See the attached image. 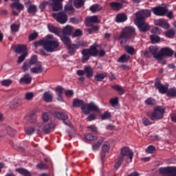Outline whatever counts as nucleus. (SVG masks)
Returning <instances> with one entry per match:
<instances>
[{
  "label": "nucleus",
  "instance_id": "20",
  "mask_svg": "<svg viewBox=\"0 0 176 176\" xmlns=\"http://www.w3.org/2000/svg\"><path fill=\"white\" fill-rule=\"evenodd\" d=\"M109 6H110L111 9L118 12V10H120V9H122L123 8V3L116 2V1H113L109 3Z\"/></svg>",
  "mask_w": 176,
  "mask_h": 176
},
{
  "label": "nucleus",
  "instance_id": "53",
  "mask_svg": "<svg viewBox=\"0 0 176 176\" xmlns=\"http://www.w3.org/2000/svg\"><path fill=\"white\" fill-rule=\"evenodd\" d=\"M148 50L151 54L155 56L159 52V48L157 46H150Z\"/></svg>",
  "mask_w": 176,
  "mask_h": 176
},
{
  "label": "nucleus",
  "instance_id": "44",
  "mask_svg": "<svg viewBox=\"0 0 176 176\" xmlns=\"http://www.w3.org/2000/svg\"><path fill=\"white\" fill-rule=\"evenodd\" d=\"M107 76V73L98 74L95 76V80H96V82H101L103 79H105Z\"/></svg>",
  "mask_w": 176,
  "mask_h": 176
},
{
  "label": "nucleus",
  "instance_id": "19",
  "mask_svg": "<svg viewBox=\"0 0 176 176\" xmlns=\"http://www.w3.org/2000/svg\"><path fill=\"white\" fill-rule=\"evenodd\" d=\"M68 54L69 56H75V53H76V50H78V45L75 43L69 44L67 46Z\"/></svg>",
  "mask_w": 176,
  "mask_h": 176
},
{
  "label": "nucleus",
  "instance_id": "22",
  "mask_svg": "<svg viewBox=\"0 0 176 176\" xmlns=\"http://www.w3.org/2000/svg\"><path fill=\"white\" fill-rule=\"evenodd\" d=\"M43 100L45 102H53V94L50 91H46L43 95Z\"/></svg>",
  "mask_w": 176,
  "mask_h": 176
},
{
  "label": "nucleus",
  "instance_id": "36",
  "mask_svg": "<svg viewBox=\"0 0 176 176\" xmlns=\"http://www.w3.org/2000/svg\"><path fill=\"white\" fill-rule=\"evenodd\" d=\"M10 108L11 109H13V108H17V107H20L21 105V99L20 98H16L14 99L11 103H10Z\"/></svg>",
  "mask_w": 176,
  "mask_h": 176
},
{
  "label": "nucleus",
  "instance_id": "52",
  "mask_svg": "<svg viewBox=\"0 0 176 176\" xmlns=\"http://www.w3.org/2000/svg\"><path fill=\"white\" fill-rule=\"evenodd\" d=\"M120 156H122L123 160H126V163H131L133 157V155H122Z\"/></svg>",
  "mask_w": 176,
  "mask_h": 176
},
{
  "label": "nucleus",
  "instance_id": "42",
  "mask_svg": "<svg viewBox=\"0 0 176 176\" xmlns=\"http://www.w3.org/2000/svg\"><path fill=\"white\" fill-rule=\"evenodd\" d=\"M166 96L167 97H176V88L173 87L168 89V91H166Z\"/></svg>",
  "mask_w": 176,
  "mask_h": 176
},
{
  "label": "nucleus",
  "instance_id": "45",
  "mask_svg": "<svg viewBox=\"0 0 176 176\" xmlns=\"http://www.w3.org/2000/svg\"><path fill=\"white\" fill-rule=\"evenodd\" d=\"M130 58V56L124 54L118 59V63H127Z\"/></svg>",
  "mask_w": 176,
  "mask_h": 176
},
{
  "label": "nucleus",
  "instance_id": "12",
  "mask_svg": "<svg viewBox=\"0 0 176 176\" xmlns=\"http://www.w3.org/2000/svg\"><path fill=\"white\" fill-rule=\"evenodd\" d=\"M54 116L59 120H63V123H65L66 126H69L70 122L69 120H68V115L64 113L56 111L54 113Z\"/></svg>",
  "mask_w": 176,
  "mask_h": 176
},
{
  "label": "nucleus",
  "instance_id": "35",
  "mask_svg": "<svg viewBox=\"0 0 176 176\" xmlns=\"http://www.w3.org/2000/svg\"><path fill=\"white\" fill-rule=\"evenodd\" d=\"M111 149V144L109 142H104L102 146V152L103 153H109Z\"/></svg>",
  "mask_w": 176,
  "mask_h": 176
},
{
  "label": "nucleus",
  "instance_id": "60",
  "mask_svg": "<svg viewBox=\"0 0 176 176\" xmlns=\"http://www.w3.org/2000/svg\"><path fill=\"white\" fill-rule=\"evenodd\" d=\"M102 120H107L111 119V113L105 111L103 114L101 115Z\"/></svg>",
  "mask_w": 176,
  "mask_h": 176
},
{
  "label": "nucleus",
  "instance_id": "24",
  "mask_svg": "<svg viewBox=\"0 0 176 176\" xmlns=\"http://www.w3.org/2000/svg\"><path fill=\"white\" fill-rule=\"evenodd\" d=\"M136 18L135 19V24L138 27L145 23V19L138 12H136Z\"/></svg>",
  "mask_w": 176,
  "mask_h": 176
},
{
  "label": "nucleus",
  "instance_id": "7",
  "mask_svg": "<svg viewBox=\"0 0 176 176\" xmlns=\"http://www.w3.org/2000/svg\"><path fill=\"white\" fill-rule=\"evenodd\" d=\"M85 74L86 78H92L93 75L94 74V70L93 69V67L91 66H87L84 68L83 70L78 69L76 71V75H78V76H83Z\"/></svg>",
  "mask_w": 176,
  "mask_h": 176
},
{
  "label": "nucleus",
  "instance_id": "13",
  "mask_svg": "<svg viewBox=\"0 0 176 176\" xmlns=\"http://www.w3.org/2000/svg\"><path fill=\"white\" fill-rule=\"evenodd\" d=\"M98 23H100L98 16L96 15L88 16L85 19V25L87 27H91V24H98Z\"/></svg>",
  "mask_w": 176,
  "mask_h": 176
},
{
  "label": "nucleus",
  "instance_id": "21",
  "mask_svg": "<svg viewBox=\"0 0 176 176\" xmlns=\"http://www.w3.org/2000/svg\"><path fill=\"white\" fill-rule=\"evenodd\" d=\"M14 52L18 53V54H24V53H28L27 52V47L24 45H16L14 47Z\"/></svg>",
  "mask_w": 176,
  "mask_h": 176
},
{
  "label": "nucleus",
  "instance_id": "57",
  "mask_svg": "<svg viewBox=\"0 0 176 176\" xmlns=\"http://www.w3.org/2000/svg\"><path fill=\"white\" fill-rule=\"evenodd\" d=\"M27 56H28V53L22 54L20 56H19L17 60L18 64H21V63L25 60V57H27Z\"/></svg>",
  "mask_w": 176,
  "mask_h": 176
},
{
  "label": "nucleus",
  "instance_id": "49",
  "mask_svg": "<svg viewBox=\"0 0 176 176\" xmlns=\"http://www.w3.org/2000/svg\"><path fill=\"white\" fill-rule=\"evenodd\" d=\"M33 46H34V47H38V46H43V49H45V38L39 40L38 41L34 42Z\"/></svg>",
  "mask_w": 176,
  "mask_h": 176
},
{
  "label": "nucleus",
  "instance_id": "47",
  "mask_svg": "<svg viewBox=\"0 0 176 176\" xmlns=\"http://www.w3.org/2000/svg\"><path fill=\"white\" fill-rule=\"evenodd\" d=\"M101 9H102L101 6H100V5L98 4H94L89 8V10H91V12H92V13L100 12Z\"/></svg>",
  "mask_w": 176,
  "mask_h": 176
},
{
  "label": "nucleus",
  "instance_id": "33",
  "mask_svg": "<svg viewBox=\"0 0 176 176\" xmlns=\"http://www.w3.org/2000/svg\"><path fill=\"white\" fill-rule=\"evenodd\" d=\"M138 28H139L140 32H146L147 31H149V30H151V26H149V25L146 24L144 22L143 24L139 25V26H138Z\"/></svg>",
  "mask_w": 176,
  "mask_h": 176
},
{
  "label": "nucleus",
  "instance_id": "28",
  "mask_svg": "<svg viewBox=\"0 0 176 176\" xmlns=\"http://www.w3.org/2000/svg\"><path fill=\"white\" fill-rule=\"evenodd\" d=\"M104 141H105V138L101 137L100 138H99L98 141L97 143L94 144L92 145V149L93 151H98L100 149V146H101V145L102 144V142H104Z\"/></svg>",
  "mask_w": 176,
  "mask_h": 176
},
{
  "label": "nucleus",
  "instance_id": "43",
  "mask_svg": "<svg viewBox=\"0 0 176 176\" xmlns=\"http://www.w3.org/2000/svg\"><path fill=\"white\" fill-rule=\"evenodd\" d=\"M74 5L76 9H80L85 6V1L83 0H74Z\"/></svg>",
  "mask_w": 176,
  "mask_h": 176
},
{
  "label": "nucleus",
  "instance_id": "39",
  "mask_svg": "<svg viewBox=\"0 0 176 176\" xmlns=\"http://www.w3.org/2000/svg\"><path fill=\"white\" fill-rule=\"evenodd\" d=\"M16 171H17V173H19V174H21V175L23 176H31V173H30L28 170L24 168H17L16 169Z\"/></svg>",
  "mask_w": 176,
  "mask_h": 176
},
{
  "label": "nucleus",
  "instance_id": "26",
  "mask_svg": "<svg viewBox=\"0 0 176 176\" xmlns=\"http://www.w3.org/2000/svg\"><path fill=\"white\" fill-rule=\"evenodd\" d=\"M28 13L31 16H35L36 14V12H38V8L35 5H30L27 6Z\"/></svg>",
  "mask_w": 176,
  "mask_h": 176
},
{
  "label": "nucleus",
  "instance_id": "3",
  "mask_svg": "<svg viewBox=\"0 0 176 176\" xmlns=\"http://www.w3.org/2000/svg\"><path fill=\"white\" fill-rule=\"evenodd\" d=\"M166 109L161 106H156L153 112L148 113L147 116L151 120H162L164 116Z\"/></svg>",
  "mask_w": 176,
  "mask_h": 176
},
{
  "label": "nucleus",
  "instance_id": "62",
  "mask_svg": "<svg viewBox=\"0 0 176 176\" xmlns=\"http://www.w3.org/2000/svg\"><path fill=\"white\" fill-rule=\"evenodd\" d=\"M12 83V80H3V81H1V85L5 86L6 87H9V86H10Z\"/></svg>",
  "mask_w": 176,
  "mask_h": 176
},
{
  "label": "nucleus",
  "instance_id": "25",
  "mask_svg": "<svg viewBox=\"0 0 176 176\" xmlns=\"http://www.w3.org/2000/svg\"><path fill=\"white\" fill-rule=\"evenodd\" d=\"M116 21V23H124V21H127V15H126L124 13L117 14Z\"/></svg>",
  "mask_w": 176,
  "mask_h": 176
},
{
  "label": "nucleus",
  "instance_id": "6",
  "mask_svg": "<svg viewBox=\"0 0 176 176\" xmlns=\"http://www.w3.org/2000/svg\"><path fill=\"white\" fill-rule=\"evenodd\" d=\"M81 111H82L85 115H89L90 112H100V108H98V106L94 102H91L90 103H85L81 107Z\"/></svg>",
  "mask_w": 176,
  "mask_h": 176
},
{
  "label": "nucleus",
  "instance_id": "9",
  "mask_svg": "<svg viewBox=\"0 0 176 176\" xmlns=\"http://www.w3.org/2000/svg\"><path fill=\"white\" fill-rule=\"evenodd\" d=\"M52 17L56 20L60 24H65L68 21V16L63 12L58 13H52Z\"/></svg>",
  "mask_w": 176,
  "mask_h": 176
},
{
  "label": "nucleus",
  "instance_id": "29",
  "mask_svg": "<svg viewBox=\"0 0 176 176\" xmlns=\"http://www.w3.org/2000/svg\"><path fill=\"white\" fill-rule=\"evenodd\" d=\"M72 32H74V28L72 26L67 25L63 29V35H72Z\"/></svg>",
  "mask_w": 176,
  "mask_h": 176
},
{
  "label": "nucleus",
  "instance_id": "46",
  "mask_svg": "<svg viewBox=\"0 0 176 176\" xmlns=\"http://www.w3.org/2000/svg\"><path fill=\"white\" fill-rule=\"evenodd\" d=\"M48 30L50 32L55 34V35H59L60 34L58 28H56V26H54L53 25H48Z\"/></svg>",
  "mask_w": 176,
  "mask_h": 176
},
{
  "label": "nucleus",
  "instance_id": "37",
  "mask_svg": "<svg viewBox=\"0 0 176 176\" xmlns=\"http://www.w3.org/2000/svg\"><path fill=\"white\" fill-rule=\"evenodd\" d=\"M111 87L113 90H116V91H118L120 96H123V94L126 93V91L124 90V89L120 87V85H112Z\"/></svg>",
  "mask_w": 176,
  "mask_h": 176
},
{
  "label": "nucleus",
  "instance_id": "5",
  "mask_svg": "<svg viewBox=\"0 0 176 176\" xmlns=\"http://www.w3.org/2000/svg\"><path fill=\"white\" fill-rule=\"evenodd\" d=\"M60 43H58V41L45 38L44 49L48 53H53V52H56V50L58 49Z\"/></svg>",
  "mask_w": 176,
  "mask_h": 176
},
{
  "label": "nucleus",
  "instance_id": "23",
  "mask_svg": "<svg viewBox=\"0 0 176 176\" xmlns=\"http://www.w3.org/2000/svg\"><path fill=\"white\" fill-rule=\"evenodd\" d=\"M161 52L166 57H173L174 54V50H171L170 47L162 48Z\"/></svg>",
  "mask_w": 176,
  "mask_h": 176
},
{
  "label": "nucleus",
  "instance_id": "63",
  "mask_svg": "<svg viewBox=\"0 0 176 176\" xmlns=\"http://www.w3.org/2000/svg\"><path fill=\"white\" fill-rule=\"evenodd\" d=\"M146 151L147 153H151V154L155 153V152L156 151V148L153 145L148 146Z\"/></svg>",
  "mask_w": 176,
  "mask_h": 176
},
{
  "label": "nucleus",
  "instance_id": "18",
  "mask_svg": "<svg viewBox=\"0 0 176 176\" xmlns=\"http://www.w3.org/2000/svg\"><path fill=\"white\" fill-rule=\"evenodd\" d=\"M154 23L155 25L162 27V28H164L165 30H168V28H170V25H168V23L163 19H157L154 21Z\"/></svg>",
  "mask_w": 176,
  "mask_h": 176
},
{
  "label": "nucleus",
  "instance_id": "30",
  "mask_svg": "<svg viewBox=\"0 0 176 176\" xmlns=\"http://www.w3.org/2000/svg\"><path fill=\"white\" fill-rule=\"evenodd\" d=\"M138 13L142 16V17H144V19H147L148 17H151V10H142Z\"/></svg>",
  "mask_w": 176,
  "mask_h": 176
},
{
  "label": "nucleus",
  "instance_id": "61",
  "mask_svg": "<svg viewBox=\"0 0 176 176\" xmlns=\"http://www.w3.org/2000/svg\"><path fill=\"white\" fill-rule=\"evenodd\" d=\"M10 29L12 32H19V30H20V26L17 24H12L10 26Z\"/></svg>",
  "mask_w": 176,
  "mask_h": 176
},
{
  "label": "nucleus",
  "instance_id": "15",
  "mask_svg": "<svg viewBox=\"0 0 176 176\" xmlns=\"http://www.w3.org/2000/svg\"><path fill=\"white\" fill-rule=\"evenodd\" d=\"M31 82H32V78L28 73L23 75L19 80V83H21V85H30Z\"/></svg>",
  "mask_w": 176,
  "mask_h": 176
},
{
  "label": "nucleus",
  "instance_id": "34",
  "mask_svg": "<svg viewBox=\"0 0 176 176\" xmlns=\"http://www.w3.org/2000/svg\"><path fill=\"white\" fill-rule=\"evenodd\" d=\"M43 71V68L42 67V65H38L30 69V72L32 74H42Z\"/></svg>",
  "mask_w": 176,
  "mask_h": 176
},
{
  "label": "nucleus",
  "instance_id": "8",
  "mask_svg": "<svg viewBox=\"0 0 176 176\" xmlns=\"http://www.w3.org/2000/svg\"><path fill=\"white\" fill-rule=\"evenodd\" d=\"M159 172L162 176H176V166L160 168Z\"/></svg>",
  "mask_w": 176,
  "mask_h": 176
},
{
  "label": "nucleus",
  "instance_id": "50",
  "mask_svg": "<svg viewBox=\"0 0 176 176\" xmlns=\"http://www.w3.org/2000/svg\"><path fill=\"white\" fill-rule=\"evenodd\" d=\"M150 39L152 43H159L160 41V37L157 35L153 34L150 36Z\"/></svg>",
  "mask_w": 176,
  "mask_h": 176
},
{
  "label": "nucleus",
  "instance_id": "11",
  "mask_svg": "<svg viewBox=\"0 0 176 176\" xmlns=\"http://www.w3.org/2000/svg\"><path fill=\"white\" fill-rule=\"evenodd\" d=\"M151 10L155 16H166V14H167V12H168V10L163 6H157L153 8Z\"/></svg>",
  "mask_w": 176,
  "mask_h": 176
},
{
  "label": "nucleus",
  "instance_id": "58",
  "mask_svg": "<svg viewBox=\"0 0 176 176\" xmlns=\"http://www.w3.org/2000/svg\"><path fill=\"white\" fill-rule=\"evenodd\" d=\"M36 63H38V56H36V55H33L31 57L29 63L30 64V65H35Z\"/></svg>",
  "mask_w": 176,
  "mask_h": 176
},
{
  "label": "nucleus",
  "instance_id": "64",
  "mask_svg": "<svg viewBox=\"0 0 176 176\" xmlns=\"http://www.w3.org/2000/svg\"><path fill=\"white\" fill-rule=\"evenodd\" d=\"M142 122L144 126H151V124H152L151 121L146 118H143Z\"/></svg>",
  "mask_w": 176,
  "mask_h": 176
},
{
  "label": "nucleus",
  "instance_id": "32",
  "mask_svg": "<svg viewBox=\"0 0 176 176\" xmlns=\"http://www.w3.org/2000/svg\"><path fill=\"white\" fill-rule=\"evenodd\" d=\"M120 155H134V153L130 148L124 146L120 149Z\"/></svg>",
  "mask_w": 176,
  "mask_h": 176
},
{
  "label": "nucleus",
  "instance_id": "54",
  "mask_svg": "<svg viewBox=\"0 0 176 176\" xmlns=\"http://www.w3.org/2000/svg\"><path fill=\"white\" fill-rule=\"evenodd\" d=\"M145 104L147 105H156V100L153 98H148L145 100Z\"/></svg>",
  "mask_w": 176,
  "mask_h": 176
},
{
  "label": "nucleus",
  "instance_id": "31",
  "mask_svg": "<svg viewBox=\"0 0 176 176\" xmlns=\"http://www.w3.org/2000/svg\"><path fill=\"white\" fill-rule=\"evenodd\" d=\"M109 103L111 104V107H113V108L118 109V108H119V98L116 97L111 98L109 101Z\"/></svg>",
  "mask_w": 176,
  "mask_h": 176
},
{
  "label": "nucleus",
  "instance_id": "38",
  "mask_svg": "<svg viewBox=\"0 0 176 176\" xmlns=\"http://www.w3.org/2000/svg\"><path fill=\"white\" fill-rule=\"evenodd\" d=\"M60 39L64 45H65L67 47L72 44L71 38L68 36L63 34V36L60 37Z\"/></svg>",
  "mask_w": 176,
  "mask_h": 176
},
{
  "label": "nucleus",
  "instance_id": "1",
  "mask_svg": "<svg viewBox=\"0 0 176 176\" xmlns=\"http://www.w3.org/2000/svg\"><path fill=\"white\" fill-rule=\"evenodd\" d=\"M82 55L81 61L82 63H86L90 60V57H104L107 52L105 50L102 48V44L94 43L91 45L89 48L83 49L81 52Z\"/></svg>",
  "mask_w": 176,
  "mask_h": 176
},
{
  "label": "nucleus",
  "instance_id": "41",
  "mask_svg": "<svg viewBox=\"0 0 176 176\" xmlns=\"http://www.w3.org/2000/svg\"><path fill=\"white\" fill-rule=\"evenodd\" d=\"M11 8H16V9H17V10H24V5L20 3L19 2H14L12 3L10 5Z\"/></svg>",
  "mask_w": 176,
  "mask_h": 176
},
{
  "label": "nucleus",
  "instance_id": "55",
  "mask_svg": "<svg viewBox=\"0 0 176 176\" xmlns=\"http://www.w3.org/2000/svg\"><path fill=\"white\" fill-rule=\"evenodd\" d=\"M123 162V156H119L117 162L115 164V168H119L120 166H122V163Z\"/></svg>",
  "mask_w": 176,
  "mask_h": 176
},
{
  "label": "nucleus",
  "instance_id": "16",
  "mask_svg": "<svg viewBox=\"0 0 176 176\" xmlns=\"http://www.w3.org/2000/svg\"><path fill=\"white\" fill-rule=\"evenodd\" d=\"M55 91L57 93V101H59L60 102H64V99L63 98V94H64V91H65V89L60 86L56 87Z\"/></svg>",
  "mask_w": 176,
  "mask_h": 176
},
{
  "label": "nucleus",
  "instance_id": "10",
  "mask_svg": "<svg viewBox=\"0 0 176 176\" xmlns=\"http://www.w3.org/2000/svg\"><path fill=\"white\" fill-rule=\"evenodd\" d=\"M155 87L158 90L160 94H166L168 90V87L162 84V82H160V79L159 78H156L155 80Z\"/></svg>",
  "mask_w": 176,
  "mask_h": 176
},
{
  "label": "nucleus",
  "instance_id": "59",
  "mask_svg": "<svg viewBox=\"0 0 176 176\" xmlns=\"http://www.w3.org/2000/svg\"><path fill=\"white\" fill-rule=\"evenodd\" d=\"M35 131H36V129H35V128H33V127L28 128L27 129H25V134L27 135H32V134H34Z\"/></svg>",
  "mask_w": 176,
  "mask_h": 176
},
{
  "label": "nucleus",
  "instance_id": "51",
  "mask_svg": "<svg viewBox=\"0 0 176 176\" xmlns=\"http://www.w3.org/2000/svg\"><path fill=\"white\" fill-rule=\"evenodd\" d=\"M34 97V92H27L25 94L24 100L26 101H31Z\"/></svg>",
  "mask_w": 176,
  "mask_h": 176
},
{
  "label": "nucleus",
  "instance_id": "17",
  "mask_svg": "<svg viewBox=\"0 0 176 176\" xmlns=\"http://www.w3.org/2000/svg\"><path fill=\"white\" fill-rule=\"evenodd\" d=\"M54 129V124L51 122L49 124H46L43 126V131L45 134H50Z\"/></svg>",
  "mask_w": 176,
  "mask_h": 176
},
{
  "label": "nucleus",
  "instance_id": "4",
  "mask_svg": "<svg viewBox=\"0 0 176 176\" xmlns=\"http://www.w3.org/2000/svg\"><path fill=\"white\" fill-rule=\"evenodd\" d=\"M135 35V29L131 26L125 27L122 29L120 35L118 36V41L121 39H131Z\"/></svg>",
  "mask_w": 176,
  "mask_h": 176
},
{
  "label": "nucleus",
  "instance_id": "40",
  "mask_svg": "<svg viewBox=\"0 0 176 176\" xmlns=\"http://www.w3.org/2000/svg\"><path fill=\"white\" fill-rule=\"evenodd\" d=\"M4 127L8 135L10 137H14V134H16V130L13 129L12 127L8 125L4 126Z\"/></svg>",
  "mask_w": 176,
  "mask_h": 176
},
{
  "label": "nucleus",
  "instance_id": "56",
  "mask_svg": "<svg viewBox=\"0 0 176 176\" xmlns=\"http://www.w3.org/2000/svg\"><path fill=\"white\" fill-rule=\"evenodd\" d=\"M83 32L80 29H77L75 30V32L72 34L73 38H78V36H82Z\"/></svg>",
  "mask_w": 176,
  "mask_h": 176
},
{
  "label": "nucleus",
  "instance_id": "27",
  "mask_svg": "<svg viewBox=\"0 0 176 176\" xmlns=\"http://www.w3.org/2000/svg\"><path fill=\"white\" fill-rule=\"evenodd\" d=\"M86 104H85V102H83V100H80L78 98H74L73 100V107L74 108H81L82 109V107H84V105H85Z\"/></svg>",
  "mask_w": 176,
  "mask_h": 176
},
{
  "label": "nucleus",
  "instance_id": "14",
  "mask_svg": "<svg viewBox=\"0 0 176 176\" xmlns=\"http://www.w3.org/2000/svg\"><path fill=\"white\" fill-rule=\"evenodd\" d=\"M10 144L12 145V146H13L14 149H16V151H19V152H25V148H28L30 142H28V141H23L22 142L23 146L14 145L13 142H10Z\"/></svg>",
  "mask_w": 176,
  "mask_h": 176
},
{
  "label": "nucleus",
  "instance_id": "2",
  "mask_svg": "<svg viewBox=\"0 0 176 176\" xmlns=\"http://www.w3.org/2000/svg\"><path fill=\"white\" fill-rule=\"evenodd\" d=\"M63 1L64 0H50L45 1L40 4L39 8L41 10H43L47 5L52 6L53 12H60L63 10Z\"/></svg>",
  "mask_w": 176,
  "mask_h": 176
},
{
  "label": "nucleus",
  "instance_id": "48",
  "mask_svg": "<svg viewBox=\"0 0 176 176\" xmlns=\"http://www.w3.org/2000/svg\"><path fill=\"white\" fill-rule=\"evenodd\" d=\"M85 140H86V141H97L98 138L96 135H93L91 133H88L85 135Z\"/></svg>",
  "mask_w": 176,
  "mask_h": 176
}]
</instances>
